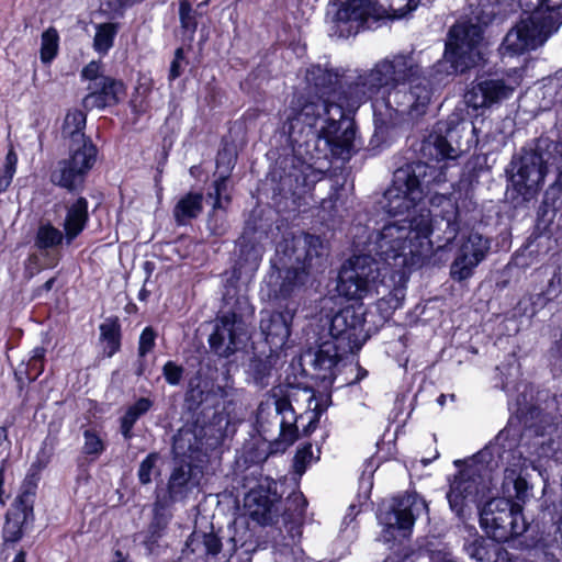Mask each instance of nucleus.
Returning a JSON list of instances; mask_svg holds the SVG:
<instances>
[{
	"instance_id": "1",
	"label": "nucleus",
	"mask_w": 562,
	"mask_h": 562,
	"mask_svg": "<svg viewBox=\"0 0 562 562\" xmlns=\"http://www.w3.org/2000/svg\"><path fill=\"white\" fill-rule=\"evenodd\" d=\"M440 205L434 221L428 209H420L412 217L385 224L368 243L356 240V247L363 254L355 255L341 268L338 293L350 300L379 294L381 269L372 254L404 276L419 267L429 254L432 228L441 232L447 243L453 240L460 229L459 207L448 198H442Z\"/></svg>"
},
{
	"instance_id": "2",
	"label": "nucleus",
	"mask_w": 562,
	"mask_h": 562,
	"mask_svg": "<svg viewBox=\"0 0 562 562\" xmlns=\"http://www.w3.org/2000/svg\"><path fill=\"white\" fill-rule=\"evenodd\" d=\"M306 95L297 98L288 117V133L299 153L304 147L308 159H318L329 149L333 155L342 159L350 157L355 149L356 128L347 111L348 101L355 91V80L348 82L347 91L339 92L336 86L338 76L321 66H312L306 70Z\"/></svg>"
},
{
	"instance_id": "3",
	"label": "nucleus",
	"mask_w": 562,
	"mask_h": 562,
	"mask_svg": "<svg viewBox=\"0 0 562 562\" xmlns=\"http://www.w3.org/2000/svg\"><path fill=\"white\" fill-rule=\"evenodd\" d=\"M189 367H199L189 379L184 395V406L191 414L192 425L181 428L173 436L171 452L176 461L166 492L176 488H191L199 484L194 480L195 470L211 462V364L198 356H191Z\"/></svg>"
},
{
	"instance_id": "4",
	"label": "nucleus",
	"mask_w": 562,
	"mask_h": 562,
	"mask_svg": "<svg viewBox=\"0 0 562 562\" xmlns=\"http://www.w3.org/2000/svg\"><path fill=\"white\" fill-rule=\"evenodd\" d=\"M353 88L349 106L381 98L386 106L412 117L423 115L431 99L430 86L413 53L381 59L357 76Z\"/></svg>"
},
{
	"instance_id": "5",
	"label": "nucleus",
	"mask_w": 562,
	"mask_h": 562,
	"mask_svg": "<svg viewBox=\"0 0 562 562\" xmlns=\"http://www.w3.org/2000/svg\"><path fill=\"white\" fill-rule=\"evenodd\" d=\"M87 113L80 109L67 111L61 126L64 136L70 139L68 155L56 161L49 171V182L69 194L86 189L88 177L94 168L99 149L85 133Z\"/></svg>"
},
{
	"instance_id": "6",
	"label": "nucleus",
	"mask_w": 562,
	"mask_h": 562,
	"mask_svg": "<svg viewBox=\"0 0 562 562\" xmlns=\"http://www.w3.org/2000/svg\"><path fill=\"white\" fill-rule=\"evenodd\" d=\"M520 20L506 34L503 56L520 55L542 46L562 23V0H518Z\"/></svg>"
},
{
	"instance_id": "7",
	"label": "nucleus",
	"mask_w": 562,
	"mask_h": 562,
	"mask_svg": "<svg viewBox=\"0 0 562 562\" xmlns=\"http://www.w3.org/2000/svg\"><path fill=\"white\" fill-rule=\"evenodd\" d=\"M426 508L418 494H400L383 502L378 512L380 540L391 549L403 546L412 535L416 516Z\"/></svg>"
},
{
	"instance_id": "8",
	"label": "nucleus",
	"mask_w": 562,
	"mask_h": 562,
	"mask_svg": "<svg viewBox=\"0 0 562 562\" xmlns=\"http://www.w3.org/2000/svg\"><path fill=\"white\" fill-rule=\"evenodd\" d=\"M490 18L475 16L458 21L449 31L445 58L454 72H463L476 66L484 57L483 26Z\"/></svg>"
},
{
	"instance_id": "9",
	"label": "nucleus",
	"mask_w": 562,
	"mask_h": 562,
	"mask_svg": "<svg viewBox=\"0 0 562 562\" xmlns=\"http://www.w3.org/2000/svg\"><path fill=\"white\" fill-rule=\"evenodd\" d=\"M522 503L520 494L493 497L480 512L481 526L497 542L521 535L527 528L521 513Z\"/></svg>"
},
{
	"instance_id": "10",
	"label": "nucleus",
	"mask_w": 562,
	"mask_h": 562,
	"mask_svg": "<svg viewBox=\"0 0 562 562\" xmlns=\"http://www.w3.org/2000/svg\"><path fill=\"white\" fill-rule=\"evenodd\" d=\"M297 416L286 397H276L262 402L257 411V429L265 440H273L283 449L299 438Z\"/></svg>"
},
{
	"instance_id": "11",
	"label": "nucleus",
	"mask_w": 562,
	"mask_h": 562,
	"mask_svg": "<svg viewBox=\"0 0 562 562\" xmlns=\"http://www.w3.org/2000/svg\"><path fill=\"white\" fill-rule=\"evenodd\" d=\"M425 165L422 162L406 165L395 170L392 184L384 192V210L391 215L408 213L412 217L418 213L423 200L419 175Z\"/></svg>"
},
{
	"instance_id": "12",
	"label": "nucleus",
	"mask_w": 562,
	"mask_h": 562,
	"mask_svg": "<svg viewBox=\"0 0 562 562\" xmlns=\"http://www.w3.org/2000/svg\"><path fill=\"white\" fill-rule=\"evenodd\" d=\"M549 162L550 158L546 157L544 149L539 148V140L535 148L522 149L519 157L513 160L512 186L524 200L529 201L540 191Z\"/></svg>"
},
{
	"instance_id": "13",
	"label": "nucleus",
	"mask_w": 562,
	"mask_h": 562,
	"mask_svg": "<svg viewBox=\"0 0 562 562\" xmlns=\"http://www.w3.org/2000/svg\"><path fill=\"white\" fill-rule=\"evenodd\" d=\"M291 244L292 254L289 255V260L291 261L293 257L302 266L286 270L280 286V294L283 297L289 296L296 285L305 282L308 270L318 267L326 254V247L318 236L308 234L297 236L291 240Z\"/></svg>"
},
{
	"instance_id": "14",
	"label": "nucleus",
	"mask_w": 562,
	"mask_h": 562,
	"mask_svg": "<svg viewBox=\"0 0 562 562\" xmlns=\"http://www.w3.org/2000/svg\"><path fill=\"white\" fill-rule=\"evenodd\" d=\"M459 469L451 483L452 492H490L493 473L498 469V460L490 449H483L465 460H456Z\"/></svg>"
},
{
	"instance_id": "15",
	"label": "nucleus",
	"mask_w": 562,
	"mask_h": 562,
	"mask_svg": "<svg viewBox=\"0 0 562 562\" xmlns=\"http://www.w3.org/2000/svg\"><path fill=\"white\" fill-rule=\"evenodd\" d=\"M385 14L384 3L373 0H347L333 19L335 33L339 37H349L357 34L364 25L371 27L370 22L383 19Z\"/></svg>"
},
{
	"instance_id": "16",
	"label": "nucleus",
	"mask_w": 562,
	"mask_h": 562,
	"mask_svg": "<svg viewBox=\"0 0 562 562\" xmlns=\"http://www.w3.org/2000/svg\"><path fill=\"white\" fill-rule=\"evenodd\" d=\"M364 312L362 305H349L338 311L330 319L329 334L341 344L342 350L356 351L368 338L364 331Z\"/></svg>"
},
{
	"instance_id": "17",
	"label": "nucleus",
	"mask_w": 562,
	"mask_h": 562,
	"mask_svg": "<svg viewBox=\"0 0 562 562\" xmlns=\"http://www.w3.org/2000/svg\"><path fill=\"white\" fill-rule=\"evenodd\" d=\"M490 248V239L479 232L472 231L462 235L450 267L451 278L463 281L472 277L474 269L485 259Z\"/></svg>"
},
{
	"instance_id": "18",
	"label": "nucleus",
	"mask_w": 562,
	"mask_h": 562,
	"mask_svg": "<svg viewBox=\"0 0 562 562\" xmlns=\"http://www.w3.org/2000/svg\"><path fill=\"white\" fill-rule=\"evenodd\" d=\"M470 133L463 123L446 130L445 134L435 133L430 135L429 140L424 146L425 150H429L438 160H454L467 153L471 147Z\"/></svg>"
},
{
	"instance_id": "19",
	"label": "nucleus",
	"mask_w": 562,
	"mask_h": 562,
	"mask_svg": "<svg viewBox=\"0 0 562 562\" xmlns=\"http://www.w3.org/2000/svg\"><path fill=\"white\" fill-rule=\"evenodd\" d=\"M88 93L82 99L87 110H105L116 106L126 97V85L122 79L108 75L87 86Z\"/></svg>"
},
{
	"instance_id": "20",
	"label": "nucleus",
	"mask_w": 562,
	"mask_h": 562,
	"mask_svg": "<svg viewBox=\"0 0 562 562\" xmlns=\"http://www.w3.org/2000/svg\"><path fill=\"white\" fill-rule=\"evenodd\" d=\"M35 494H18L10 509L5 514L2 538L5 543L19 542L29 524L34 521Z\"/></svg>"
},
{
	"instance_id": "21",
	"label": "nucleus",
	"mask_w": 562,
	"mask_h": 562,
	"mask_svg": "<svg viewBox=\"0 0 562 562\" xmlns=\"http://www.w3.org/2000/svg\"><path fill=\"white\" fill-rule=\"evenodd\" d=\"M516 85L501 78H486L465 93V101L474 109L487 108L512 97Z\"/></svg>"
},
{
	"instance_id": "22",
	"label": "nucleus",
	"mask_w": 562,
	"mask_h": 562,
	"mask_svg": "<svg viewBox=\"0 0 562 562\" xmlns=\"http://www.w3.org/2000/svg\"><path fill=\"white\" fill-rule=\"evenodd\" d=\"M294 314L295 310L286 305L282 311L267 312L261 317L260 328L271 349H279L285 345Z\"/></svg>"
},
{
	"instance_id": "23",
	"label": "nucleus",
	"mask_w": 562,
	"mask_h": 562,
	"mask_svg": "<svg viewBox=\"0 0 562 562\" xmlns=\"http://www.w3.org/2000/svg\"><path fill=\"white\" fill-rule=\"evenodd\" d=\"M350 352L342 350L341 344L333 338L323 341L316 350H307L303 353L304 361L311 363L319 372L321 378L326 379L331 374V370L341 359L342 355Z\"/></svg>"
},
{
	"instance_id": "24",
	"label": "nucleus",
	"mask_w": 562,
	"mask_h": 562,
	"mask_svg": "<svg viewBox=\"0 0 562 562\" xmlns=\"http://www.w3.org/2000/svg\"><path fill=\"white\" fill-rule=\"evenodd\" d=\"M46 348L36 346L32 349L27 361H21L13 372L18 396H25L27 386L35 382L44 372L46 364Z\"/></svg>"
},
{
	"instance_id": "25",
	"label": "nucleus",
	"mask_w": 562,
	"mask_h": 562,
	"mask_svg": "<svg viewBox=\"0 0 562 562\" xmlns=\"http://www.w3.org/2000/svg\"><path fill=\"white\" fill-rule=\"evenodd\" d=\"M76 193L74 199L66 205V214L63 223V228L66 232V245H71L72 241L82 234L87 228L90 221L89 201L81 193Z\"/></svg>"
},
{
	"instance_id": "26",
	"label": "nucleus",
	"mask_w": 562,
	"mask_h": 562,
	"mask_svg": "<svg viewBox=\"0 0 562 562\" xmlns=\"http://www.w3.org/2000/svg\"><path fill=\"white\" fill-rule=\"evenodd\" d=\"M64 241L66 243V232L64 229L60 231L49 221L38 225L34 236V247L41 252L45 251L48 267L54 268L59 262V257L50 256L48 251L61 246Z\"/></svg>"
},
{
	"instance_id": "27",
	"label": "nucleus",
	"mask_w": 562,
	"mask_h": 562,
	"mask_svg": "<svg viewBox=\"0 0 562 562\" xmlns=\"http://www.w3.org/2000/svg\"><path fill=\"white\" fill-rule=\"evenodd\" d=\"M243 505L245 513L260 525L271 524L278 513L268 494H244Z\"/></svg>"
},
{
	"instance_id": "28",
	"label": "nucleus",
	"mask_w": 562,
	"mask_h": 562,
	"mask_svg": "<svg viewBox=\"0 0 562 562\" xmlns=\"http://www.w3.org/2000/svg\"><path fill=\"white\" fill-rule=\"evenodd\" d=\"M211 554V532L201 533L194 530L188 540L181 554L179 557L180 562H209V555Z\"/></svg>"
},
{
	"instance_id": "29",
	"label": "nucleus",
	"mask_w": 562,
	"mask_h": 562,
	"mask_svg": "<svg viewBox=\"0 0 562 562\" xmlns=\"http://www.w3.org/2000/svg\"><path fill=\"white\" fill-rule=\"evenodd\" d=\"M154 404L155 402L150 397L140 396L127 406L125 413L119 419L120 434L126 441L134 438L133 429L135 424L154 407Z\"/></svg>"
},
{
	"instance_id": "30",
	"label": "nucleus",
	"mask_w": 562,
	"mask_h": 562,
	"mask_svg": "<svg viewBox=\"0 0 562 562\" xmlns=\"http://www.w3.org/2000/svg\"><path fill=\"white\" fill-rule=\"evenodd\" d=\"M100 341L103 345V356L112 358L122 348V325L119 316L112 315L104 319L99 326Z\"/></svg>"
},
{
	"instance_id": "31",
	"label": "nucleus",
	"mask_w": 562,
	"mask_h": 562,
	"mask_svg": "<svg viewBox=\"0 0 562 562\" xmlns=\"http://www.w3.org/2000/svg\"><path fill=\"white\" fill-rule=\"evenodd\" d=\"M203 212V194L200 192H188L176 203L172 209L175 222L184 226L191 220L196 218Z\"/></svg>"
},
{
	"instance_id": "32",
	"label": "nucleus",
	"mask_w": 562,
	"mask_h": 562,
	"mask_svg": "<svg viewBox=\"0 0 562 562\" xmlns=\"http://www.w3.org/2000/svg\"><path fill=\"white\" fill-rule=\"evenodd\" d=\"M467 552L476 562H505L506 552L493 540L476 538L467 544Z\"/></svg>"
},
{
	"instance_id": "33",
	"label": "nucleus",
	"mask_w": 562,
	"mask_h": 562,
	"mask_svg": "<svg viewBox=\"0 0 562 562\" xmlns=\"http://www.w3.org/2000/svg\"><path fill=\"white\" fill-rule=\"evenodd\" d=\"M213 352L228 357L237 349L235 321L223 318L222 326L213 333Z\"/></svg>"
},
{
	"instance_id": "34",
	"label": "nucleus",
	"mask_w": 562,
	"mask_h": 562,
	"mask_svg": "<svg viewBox=\"0 0 562 562\" xmlns=\"http://www.w3.org/2000/svg\"><path fill=\"white\" fill-rule=\"evenodd\" d=\"M209 1L210 0H205L193 9L190 0H179L180 27L182 30V34L188 36L190 40L193 38L200 23L199 19L203 18V8Z\"/></svg>"
},
{
	"instance_id": "35",
	"label": "nucleus",
	"mask_w": 562,
	"mask_h": 562,
	"mask_svg": "<svg viewBox=\"0 0 562 562\" xmlns=\"http://www.w3.org/2000/svg\"><path fill=\"white\" fill-rule=\"evenodd\" d=\"M180 494H156V501L153 504V516L150 521L168 527L172 517L175 504L178 501ZM187 496V494H181Z\"/></svg>"
},
{
	"instance_id": "36",
	"label": "nucleus",
	"mask_w": 562,
	"mask_h": 562,
	"mask_svg": "<svg viewBox=\"0 0 562 562\" xmlns=\"http://www.w3.org/2000/svg\"><path fill=\"white\" fill-rule=\"evenodd\" d=\"M168 527L159 526L149 521L146 529L139 531L135 536V540L145 548L147 554H158L160 549V541L164 538Z\"/></svg>"
},
{
	"instance_id": "37",
	"label": "nucleus",
	"mask_w": 562,
	"mask_h": 562,
	"mask_svg": "<svg viewBox=\"0 0 562 562\" xmlns=\"http://www.w3.org/2000/svg\"><path fill=\"white\" fill-rule=\"evenodd\" d=\"M119 29V23L105 22L99 24L93 37L94 50L101 55L108 54L114 45Z\"/></svg>"
},
{
	"instance_id": "38",
	"label": "nucleus",
	"mask_w": 562,
	"mask_h": 562,
	"mask_svg": "<svg viewBox=\"0 0 562 562\" xmlns=\"http://www.w3.org/2000/svg\"><path fill=\"white\" fill-rule=\"evenodd\" d=\"M59 34L54 26L46 29L41 35L40 59L44 65H50L59 53Z\"/></svg>"
},
{
	"instance_id": "39",
	"label": "nucleus",
	"mask_w": 562,
	"mask_h": 562,
	"mask_svg": "<svg viewBox=\"0 0 562 562\" xmlns=\"http://www.w3.org/2000/svg\"><path fill=\"white\" fill-rule=\"evenodd\" d=\"M82 436V453L92 462L98 460L100 456L106 450L105 441L101 438L99 431L94 428L85 429Z\"/></svg>"
},
{
	"instance_id": "40",
	"label": "nucleus",
	"mask_w": 562,
	"mask_h": 562,
	"mask_svg": "<svg viewBox=\"0 0 562 562\" xmlns=\"http://www.w3.org/2000/svg\"><path fill=\"white\" fill-rule=\"evenodd\" d=\"M57 438L54 436H46L42 441L38 451L36 452L34 461L31 463L32 467L45 471L55 456L57 446Z\"/></svg>"
},
{
	"instance_id": "41",
	"label": "nucleus",
	"mask_w": 562,
	"mask_h": 562,
	"mask_svg": "<svg viewBox=\"0 0 562 562\" xmlns=\"http://www.w3.org/2000/svg\"><path fill=\"white\" fill-rule=\"evenodd\" d=\"M161 459L160 454L156 451L149 452L146 458L140 462L137 476L142 484H148L153 477L160 476V471L157 468V462Z\"/></svg>"
},
{
	"instance_id": "42",
	"label": "nucleus",
	"mask_w": 562,
	"mask_h": 562,
	"mask_svg": "<svg viewBox=\"0 0 562 562\" xmlns=\"http://www.w3.org/2000/svg\"><path fill=\"white\" fill-rule=\"evenodd\" d=\"M539 148L544 149L546 157L550 158L549 165L555 166L559 172V180L562 181V143L540 138Z\"/></svg>"
},
{
	"instance_id": "43",
	"label": "nucleus",
	"mask_w": 562,
	"mask_h": 562,
	"mask_svg": "<svg viewBox=\"0 0 562 562\" xmlns=\"http://www.w3.org/2000/svg\"><path fill=\"white\" fill-rule=\"evenodd\" d=\"M502 488L503 492H510V490H513L514 492L520 493L527 492L531 486H529L527 479L520 472H517L515 469H506Z\"/></svg>"
},
{
	"instance_id": "44",
	"label": "nucleus",
	"mask_w": 562,
	"mask_h": 562,
	"mask_svg": "<svg viewBox=\"0 0 562 562\" xmlns=\"http://www.w3.org/2000/svg\"><path fill=\"white\" fill-rule=\"evenodd\" d=\"M386 8L385 18H403L418 5V0H379Z\"/></svg>"
},
{
	"instance_id": "45",
	"label": "nucleus",
	"mask_w": 562,
	"mask_h": 562,
	"mask_svg": "<svg viewBox=\"0 0 562 562\" xmlns=\"http://www.w3.org/2000/svg\"><path fill=\"white\" fill-rule=\"evenodd\" d=\"M158 331L151 325L143 328L138 338L137 356L147 357L156 348Z\"/></svg>"
},
{
	"instance_id": "46",
	"label": "nucleus",
	"mask_w": 562,
	"mask_h": 562,
	"mask_svg": "<svg viewBox=\"0 0 562 562\" xmlns=\"http://www.w3.org/2000/svg\"><path fill=\"white\" fill-rule=\"evenodd\" d=\"M234 432L235 427L227 416H213V440H216V443L223 445Z\"/></svg>"
},
{
	"instance_id": "47",
	"label": "nucleus",
	"mask_w": 562,
	"mask_h": 562,
	"mask_svg": "<svg viewBox=\"0 0 562 562\" xmlns=\"http://www.w3.org/2000/svg\"><path fill=\"white\" fill-rule=\"evenodd\" d=\"M244 241L240 248V257L241 259L249 265L251 270L257 269L262 255L263 247L260 244H248L246 243V236L243 237Z\"/></svg>"
},
{
	"instance_id": "48",
	"label": "nucleus",
	"mask_w": 562,
	"mask_h": 562,
	"mask_svg": "<svg viewBox=\"0 0 562 562\" xmlns=\"http://www.w3.org/2000/svg\"><path fill=\"white\" fill-rule=\"evenodd\" d=\"M215 201L213 202V211L217 209L225 210L231 203L228 180L222 177L215 183Z\"/></svg>"
},
{
	"instance_id": "49",
	"label": "nucleus",
	"mask_w": 562,
	"mask_h": 562,
	"mask_svg": "<svg viewBox=\"0 0 562 562\" xmlns=\"http://www.w3.org/2000/svg\"><path fill=\"white\" fill-rule=\"evenodd\" d=\"M184 368L176 361L168 360L162 366V376L165 381L172 386L179 385L183 379Z\"/></svg>"
},
{
	"instance_id": "50",
	"label": "nucleus",
	"mask_w": 562,
	"mask_h": 562,
	"mask_svg": "<svg viewBox=\"0 0 562 562\" xmlns=\"http://www.w3.org/2000/svg\"><path fill=\"white\" fill-rule=\"evenodd\" d=\"M312 461H313V449H312V445L307 443V445L303 446L302 448H300L295 453L294 464H293L295 473H297L299 475H302L305 472L306 467Z\"/></svg>"
},
{
	"instance_id": "51",
	"label": "nucleus",
	"mask_w": 562,
	"mask_h": 562,
	"mask_svg": "<svg viewBox=\"0 0 562 562\" xmlns=\"http://www.w3.org/2000/svg\"><path fill=\"white\" fill-rule=\"evenodd\" d=\"M102 61L101 60H91L81 70L80 77L82 80H88V85H92V82H97L101 80V78L106 77L108 75L102 71Z\"/></svg>"
},
{
	"instance_id": "52",
	"label": "nucleus",
	"mask_w": 562,
	"mask_h": 562,
	"mask_svg": "<svg viewBox=\"0 0 562 562\" xmlns=\"http://www.w3.org/2000/svg\"><path fill=\"white\" fill-rule=\"evenodd\" d=\"M450 507L459 517H464L472 507L468 504L465 494H447Z\"/></svg>"
},
{
	"instance_id": "53",
	"label": "nucleus",
	"mask_w": 562,
	"mask_h": 562,
	"mask_svg": "<svg viewBox=\"0 0 562 562\" xmlns=\"http://www.w3.org/2000/svg\"><path fill=\"white\" fill-rule=\"evenodd\" d=\"M43 470L30 465L22 482L21 492H34L42 480Z\"/></svg>"
},
{
	"instance_id": "54",
	"label": "nucleus",
	"mask_w": 562,
	"mask_h": 562,
	"mask_svg": "<svg viewBox=\"0 0 562 562\" xmlns=\"http://www.w3.org/2000/svg\"><path fill=\"white\" fill-rule=\"evenodd\" d=\"M42 271L40 257L36 254H30L24 261V279L31 280Z\"/></svg>"
},
{
	"instance_id": "55",
	"label": "nucleus",
	"mask_w": 562,
	"mask_h": 562,
	"mask_svg": "<svg viewBox=\"0 0 562 562\" xmlns=\"http://www.w3.org/2000/svg\"><path fill=\"white\" fill-rule=\"evenodd\" d=\"M18 161H19L18 154L15 153L13 146L11 145L5 155L4 166L1 171L14 177V175L16 172Z\"/></svg>"
},
{
	"instance_id": "56",
	"label": "nucleus",
	"mask_w": 562,
	"mask_h": 562,
	"mask_svg": "<svg viewBox=\"0 0 562 562\" xmlns=\"http://www.w3.org/2000/svg\"><path fill=\"white\" fill-rule=\"evenodd\" d=\"M57 281V278L56 277H52L49 278L46 282H44L42 285L35 288L32 292V297L33 299H37V297H41L43 295L44 292H49L55 283Z\"/></svg>"
},
{
	"instance_id": "57",
	"label": "nucleus",
	"mask_w": 562,
	"mask_h": 562,
	"mask_svg": "<svg viewBox=\"0 0 562 562\" xmlns=\"http://www.w3.org/2000/svg\"><path fill=\"white\" fill-rule=\"evenodd\" d=\"M12 423L9 425L0 426V448H4L10 450L11 449V440L9 437V426H11Z\"/></svg>"
},
{
	"instance_id": "58",
	"label": "nucleus",
	"mask_w": 562,
	"mask_h": 562,
	"mask_svg": "<svg viewBox=\"0 0 562 562\" xmlns=\"http://www.w3.org/2000/svg\"><path fill=\"white\" fill-rule=\"evenodd\" d=\"M147 371V360L146 357H139L137 356V359L134 364V374L137 378H142L145 375Z\"/></svg>"
},
{
	"instance_id": "59",
	"label": "nucleus",
	"mask_w": 562,
	"mask_h": 562,
	"mask_svg": "<svg viewBox=\"0 0 562 562\" xmlns=\"http://www.w3.org/2000/svg\"><path fill=\"white\" fill-rule=\"evenodd\" d=\"M182 75L181 61L172 60L169 68L168 79L170 81L176 80Z\"/></svg>"
},
{
	"instance_id": "60",
	"label": "nucleus",
	"mask_w": 562,
	"mask_h": 562,
	"mask_svg": "<svg viewBox=\"0 0 562 562\" xmlns=\"http://www.w3.org/2000/svg\"><path fill=\"white\" fill-rule=\"evenodd\" d=\"M13 177L0 171V194L4 193L12 183Z\"/></svg>"
},
{
	"instance_id": "61",
	"label": "nucleus",
	"mask_w": 562,
	"mask_h": 562,
	"mask_svg": "<svg viewBox=\"0 0 562 562\" xmlns=\"http://www.w3.org/2000/svg\"><path fill=\"white\" fill-rule=\"evenodd\" d=\"M9 464H10V458H9V454H8L0 462V492H4L3 491L4 473H5V470L8 469Z\"/></svg>"
},
{
	"instance_id": "62",
	"label": "nucleus",
	"mask_w": 562,
	"mask_h": 562,
	"mask_svg": "<svg viewBox=\"0 0 562 562\" xmlns=\"http://www.w3.org/2000/svg\"><path fill=\"white\" fill-rule=\"evenodd\" d=\"M77 464H78V471H79L78 481H80V480L88 481L90 475L88 473V468H87V464H86V460L78 459V463Z\"/></svg>"
},
{
	"instance_id": "63",
	"label": "nucleus",
	"mask_w": 562,
	"mask_h": 562,
	"mask_svg": "<svg viewBox=\"0 0 562 562\" xmlns=\"http://www.w3.org/2000/svg\"><path fill=\"white\" fill-rule=\"evenodd\" d=\"M143 267H144V270L146 271L145 283H147L149 281V279L151 278V274L154 272L155 263L151 262V261H145Z\"/></svg>"
},
{
	"instance_id": "64",
	"label": "nucleus",
	"mask_w": 562,
	"mask_h": 562,
	"mask_svg": "<svg viewBox=\"0 0 562 562\" xmlns=\"http://www.w3.org/2000/svg\"><path fill=\"white\" fill-rule=\"evenodd\" d=\"M27 553L25 550L21 549L14 555L12 562H26Z\"/></svg>"
}]
</instances>
